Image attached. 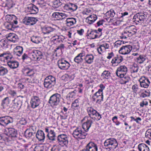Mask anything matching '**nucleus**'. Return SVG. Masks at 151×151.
Here are the masks:
<instances>
[{
	"label": "nucleus",
	"instance_id": "1",
	"mask_svg": "<svg viewBox=\"0 0 151 151\" xmlns=\"http://www.w3.org/2000/svg\"><path fill=\"white\" fill-rule=\"evenodd\" d=\"M84 122L82 125V130L80 127H77L73 131V136L77 139L79 140L84 139L87 134L86 132H88L92 123V121L88 119V117H85L82 120Z\"/></svg>",
	"mask_w": 151,
	"mask_h": 151
},
{
	"label": "nucleus",
	"instance_id": "2",
	"mask_svg": "<svg viewBox=\"0 0 151 151\" xmlns=\"http://www.w3.org/2000/svg\"><path fill=\"white\" fill-rule=\"evenodd\" d=\"M106 58L109 60L112 58L111 63L113 67L117 66L123 60V58L122 56L116 55L112 52L108 53Z\"/></svg>",
	"mask_w": 151,
	"mask_h": 151
},
{
	"label": "nucleus",
	"instance_id": "3",
	"mask_svg": "<svg viewBox=\"0 0 151 151\" xmlns=\"http://www.w3.org/2000/svg\"><path fill=\"white\" fill-rule=\"evenodd\" d=\"M102 29L100 28L97 29H88L87 31L86 36L87 39L89 40L99 38L102 35Z\"/></svg>",
	"mask_w": 151,
	"mask_h": 151
},
{
	"label": "nucleus",
	"instance_id": "4",
	"mask_svg": "<svg viewBox=\"0 0 151 151\" xmlns=\"http://www.w3.org/2000/svg\"><path fill=\"white\" fill-rule=\"evenodd\" d=\"M116 13L114 10L111 9L108 11L106 14V16L107 18H110L111 20L114 25H119L121 23V20L119 17H115Z\"/></svg>",
	"mask_w": 151,
	"mask_h": 151
},
{
	"label": "nucleus",
	"instance_id": "5",
	"mask_svg": "<svg viewBox=\"0 0 151 151\" xmlns=\"http://www.w3.org/2000/svg\"><path fill=\"white\" fill-rule=\"evenodd\" d=\"M104 144L106 149H109L110 150H114L118 147V145L117 140L113 138L106 139Z\"/></svg>",
	"mask_w": 151,
	"mask_h": 151
},
{
	"label": "nucleus",
	"instance_id": "6",
	"mask_svg": "<svg viewBox=\"0 0 151 151\" xmlns=\"http://www.w3.org/2000/svg\"><path fill=\"white\" fill-rule=\"evenodd\" d=\"M68 135L64 133L61 134L58 136L57 140L62 147H67L68 143Z\"/></svg>",
	"mask_w": 151,
	"mask_h": 151
},
{
	"label": "nucleus",
	"instance_id": "7",
	"mask_svg": "<svg viewBox=\"0 0 151 151\" xmlns=\"http://www.w3.org/2000/svg\"><path fill=\"white\" fill-rule=\"evenodd\" d=\"M55 77L52 76H48L44 80V86L46 88H51L55 84Z\"/></svg>",
	"mask_w": 151,
	"mask_h": 151
},
{
	"label": "nucleus",
	"instance_id": "8",
	"mask_svg": "<svg viewBox=\"0 0 151 151\" xmlns=\"http://www.w3.org/2000/svg\"><path fill=\"white\" fill-rule=\"evenodd\" d=\"M109 42L107 41L102 42L99 47L97 48V50L100 54L102 55V53L105 52L106 50L109 49Z\"/></svg>",
	"mask_w": 151,
	"mask_h": 151
},
{
	"label": "nucleus",
	"instance_id": "9",
	"mask_svg": "<svg viewBox=\"0 0 151 151\" xmlns=\"http://www.w3.org/2000/svg\"><path fill=\"white\" fill-rule=\"evenodd\" d=\"M127 68L125 65H121L118 67L116 70V74L118 77L124 76L127 72Z\"/></svg>",
	"mask_w": 151,
	"mask_h": 151
},
{
	"label": "nucleus",
	"instance_id": "10",
	"mask_svg": "<svg viewBox=\"0 0 151 151\" xmlns=\"http://www.w3.org/2000/svg\"><path fill=\"white\" fill-rule=\"evenodd\" d=\"M139 81L140 87L145 88L148 87L150 83L148 78L145 76H141L139 79Z\"/></svg>",
	"mask_w": 151,
	"mask_h": 151
},
{
	"label": "nucleus",
	"instance_id": "11",
	"mask_svg": "<svg viewBox=\"0 0 151 151\" xmlns=\"http://www.w3.org/2000/svg\"><path fill=\"white\" fill-rule=\"evenodd\" d=\"M37 20L34 17H25L23 19L22 22L23 24L27 25L32 26L35 24Z\"/></svg>",
	"mask_w": 151,
	"mask_h": 151
},
{
	"label": "nucleus",
	"instance_id": "12",
	"mask_svg": "<svg viewBox=\"0 0 151 151\" xmlns=\"http://www.w3.org/2000/svg\"><path fill=\"white\" fill-rule=\"evenodd\" d=\"M58 64L59 68L65 70L68 69L70 66L69 63L63 58L59 60L58 61Z\"/></svg>",
	"mask_w": 151,
	"mask_h": 151
},
{
	"label": "nucleus",
	"instance_id": "13",
	"mask_svg": "<svg viewBox=\"0 0 151 151\" xmlns=\"http://www.w3.org/2000/svg\"><path fill=\"white\" fill-rule=\"evenodd\" d=\"M13 122V119L9 116L0 117V124L4 127Z\"/></svg>",
	"mask_w": 151,
	"mask_h": 151
},
{
	"label": "nucleus",
	"instance_id": "14",
	"mask_svg": "<svg viewBox=\"0 0 151 151\" xmlns=\"http://www.w3.org/2000/svg\"><path fill=\"white\" fill-rule=\"evenodd\" d=\"M12 58H13V57L9 52H3L0 55V60L1 61L7 63Z\"/></svg>",
	"mask_w": 151,
	"mask_h": 151
},
{
	"label": "nucleus",
	"instance_id": "15",
	"mask_svg": "<svg viewBox=\"0 0 151 151\" xmlns=\"http://www.w3.org/2000/svg\"><path fill=\"white\" fill-rule=\"evenodd\" d=\"M41 31L43 35H48L52 32H55L56 29L51 26L45 25L41 28Z\"/></svg>",
	"mask_w": 151,
	"mask_h": 151
},
{
	"label": "nucleus",
	"instance_id": "16",
	"mask_svg": "<svg viewBox=\"0 0 151 151\" xmlns=\"http://www.w3.org/2000/svg\"><path fill=\"white\" fill-rule=\"evenodd\" d=\"M68 16V15L64 13L59 12H54L52 13V18L55 20L62 19Z\"/></svg>",
	"mask_w": 151,
	"mask_h": 151
},
{
	"label": "nucleus",
	"instance_id": "17",
	"mask_svg": "<svg viewBox=\"0 0 151 151\" xmlns=\"http://www.w3.org/2000/svg\"><path fill=\"white\" fill-rule=\"evenodd\" d=\"M59 101V98L57 95H52L50 97L49 103L51 106L53 108H55L58 105Z\"/></svg>",
	"mask_w": 151,
	"mask_h": 151
},
{
	"label": "nucleus",
	"instance_id": "18",
	"mask_svg": "<svg viewBox=\"0 0 151 151\" xmlns=\"http://www.w3.org/2000/svg\"><path fill=\"white\" fill-rule=\"evenodd\" d=\"M132 50V46L130 45L123 46L119 50V53L125 55L129 54Z\"/></svg>",
	"mask_w": 151,
	"mask_h": 151
},
{
	"label": "nucleus",
	"instance_id": "19",
	"mask_svg": "<svg viewBox=\"0 0 151 151\" xmlns=\"http://www.w3.org/2000/svg\"><path fill=\"white\" fill-rule=\"evenodd\" d=\"M38 76V75L37 73L35 74L34 76L31 77L30 78H27V81L29 83V84L34 86L35 84H37L39 82Z\"/></svg>",
	"mask_w": 151,
	"mask_h": 151
},
{
	"label": "nucleus",
	"instance_id": "20",
	"mask_svg": "<svg viewBox=\"0 0 151 151\" xmlns=\"http://www.w3.org/2000/svg\"><path fill=\"white\" fill-rule=\"evenodd\" d=\"M63 8L64 10L72 12L77 9L78 6L75 4L69 3L65 4Z\"/></svg>",
	"mask_w": 151,
	"mask_h": 151
},
{
	"label": "nucleus",
	"instance_id": "21",
	"mask_svg": "<svg viewBox=\"0 0 151 151\" xmlns=\"http://www.w3.org/2000/svg\"><path fill=\"white\" fill-rule=\"evenodd\" d=\"M83 60L85 63L88 64H91L93 62L94 57V55L91 53L85 55Z\"/></svg>",
	"mask_w": 151,
	"mask_h": 151
},
{
	"label": "nucleus",
	"instance_id": "22",
	"mask_svg": "<svg viewBox=\"0 0 151 151\" xmlns=\"http://www.w3.org/2000/svg\"><path fill=\"white\" fill-rule=\"evenodd\" d=\"M31 106L33 108H35L40 104V101L38 97L34 96L31 98L30 101Z\"/></svg>",
	"mask_w": 151,
	"mask_h": 151
},
{
	"label": "nucleus",
	"instance_id": "23",
	"mask_svg": "<svg viewBox=\"0 0 151 151\" xmlns=\"http://www.w3.org/2000/svg\"><path fill=\"white\" fill-rule=\"evenodd\" d=\"M52 41L55 42L62 43L66 39L65 36L62 35H57L56 34L52 37Z\"/></svg>",
	"mask_w": 151,
	"mask_h": 151
},
{
	"label": "nucleus",
	"instance_id": "24",
	"mask_svg": "<svg viewBox=\"0 0 151 151\" xmlns=\"http://www.w3.org/2000/svg\"><path fill=\"white\" fill-rule=\"evenodd\" d=\"M98 17L96 14L90 15L86 19V22L89 24H93L97 19Z\"/></svg>",
	"mask_w": 151,
	"mask_h": 151
},
{
	"label": "nucleus",
	"instance_id": "25",
	"mask_svg": "<svg viewBox=\"0 0 151 151\" xmlns=\"http://www.w3.org/2000/svg\"><path fill=\"white\" fill-rule=\"evenodd\" d=\"M7 63L10 68L13 69L17 68L19 65L18 62L15 60L13 58L9 60Z\"/></svg>",
	"mask_w": 151,
	"mask_h": 151
},
{
	"label": "nucleus",
	"instance_id": "26",
	"mask_svg": "<svg viewBox=\"0 0 151 151\" xmlns=\"http://www.w3.org/2000/svg\"><path fill=\"white\" fill-rule=\"evenodd\" d=\"M85 52L84 51H81V52L78 54L74 58V61L77 63L79 64L81 63L83 61L82 57L85 56Z\"/></svg>",
	"mask_w": 151,
	"mask_h": 151
},
{
	"label": "nucleus",
	"instance_id": "27",
	"mask_svg": "<svg viewBox=\"0 0 151 151\" xmlns=\"http://www.w3.org/2000/svg\"><path fill=\"white\" fill-rule=\"evenodd\" d=\"M23 51V47L20 46H17L13 49V54L14 55L20 57L22 54Z\"/></svg>",
	"mask_w": 151,
	"mask_h": 151
},
{
	"label": "nucleus",
	"instance_id": "28",
	"mask_svg": "<svg viewBox=\"0 0 151 151\" xmlns=\"http://www.w3.org/2000/svg\"><path fill=\"white\" fill-rule=\"evenodd\" d=\"M28 11L31 14H36L38 12V9L35 5L31 4L27 7Z\"/></svg>",
	"mask_w": 151,
	"mask_h": 151
},
{
	"label": "nucleus",
	"instance_id": "29",
	"mask_svg": "<svg viewBox=\"0 0 151 151\" xmlns=\"http://www.w3.org/2000/svg\"><path fill=\"white\" fill-rule=\"evenodd\" d=\"M89 151H98V147L97 145L95 143L90 142L86 145Z\"/></svg>",
	"mask_w": 151,
	"mask_h": 151
},
{
	"label": "nucleus",
	"instance_id": "30",
	"mask_svg": "<svg viewBox=\"0 0 151 151\" xmlns=\"http://www.w3.org/2000/svg\"><path fill=\"white\" fill-rule=\"evenodd\" d=\"M125 28L126 31L128 32L131 36L135 34L137 32V29L134 25L128 26Z\"/></svg>",
	"mask_w": 151,
	"mask_h": 151
},
{
	"label": "nucleus",
	"instance_id": "31",
	"mask_svg": "<svg viewBox=\"0 0 151 151\" xmlns=\"http://www.w3.org/2000/svg\"><path fill=\"white\" fill-rule=\"evenodd\" d=\"M36 137L40 141L43 142L45 138V134L41 130H38L36 134Z\"/></svg>",
	"mask_w": 151,
	"mask_h": 151
},
{
	"label": "nucleus",
	"instance_id": "32",
	"mask_svg": "<svg viewBox=\"0 0 151 151\" xmlns=\"http://www.w3.org/2000/svg\"><path fill=\"white\" fill-rule=\"evenodd\" d=\"M7 39L9 41L15 42L17 41L18 39V36L14 33H10L6 37Z\"/></svg>",
	"mask_w": 151,
	"mask_h": 151
},
{
	"label": "nucleus",
	"instance_id": "33",
	"mask_svg": "<svg viewBox=\"0 0 151 151\" xmlns=\"http://www.w3.org/2000/svg\"><path fill=\"white\" fill-rule=\"evenodd\" d=\"M65 22L66 25L68 27H70L76 24V19L74 18H68L67 19Z\"/></svg>",
	"mask_w": 151,
	"mask_h": 151
},
{
	"label": "nucleus",
	"instance_id": "34",
	"mask_svg": "<svg viewBox=\"0 0 151 151\" xmlns=\"http://www.w3.org/2000/svg\"><path fill=\"white\" fill-rule=\"evenodd\" d=\"M23 72L24 74L31 77L34 76L35 74H37L35 73L33 69H31L28 68H25L23 70Z\"/></svg>",
	"mask_w": 151,
	"mask_h": 151
},
{
	"label": "nucleus",
	"instance_id": "35",
	"mask_svg": "<svg viewBox=\"0 0 151 151\" xmlns=\"http://www.w3.org/2000/svg\"><path fill=\"white\" fill-rule=\"evenodd\" d=\"M15 5V4L13 0H6L5 7L9 10L14 7Z\"/></svg>",
	"mask_w": 151,
	"mask_h": 151
},
{
	"label": "nucleus",
	"instance_id": "36",
	"mask_svg": "<svg viewBox=\"0 0 151 151\" xmlns=\"http://www.w3.org/2000/svg\"><path fill=\"white\" fill-rule=\"evenodd\" d=\"M8 132L7 135L12 137H16L17 134V130L13 128H9L7 129Z\"/></svg>",
	"mask_w": 151,
	"mask_h": 151
},
{
	"label": "nucleus",
	"instance_id": "37",
	"mask_svg": "<svg viewBox=\"0 0 151 151\" xmlns=\"http://www.w3.org/2000/svg\"><path fill=\"white\" fill-rule=\"evenodd\" d=\"M120 78V83L121 84H126L131 81L130 78L128 76H124L119 77Z\"/></svg>",
	"mask_w": 151,
	"mask_h": 151
},
{
	"label": "nucleus",
	"instance_id": "38",
	"mask_svg": "<svg viewBox=\"0 0 151 151\" xmlns=\"http://www.w3.org/2000/svg\"><path fill=\"white\" fill-rule=\"evenodd\" d=\"M138 149L139 151H149L148 147L145 144L141 143L138 146Z\"/></svg>",
	"mask_w": 151,
	"mask_h": 151
},
{
	"label": "nucleus",
	"instance_id": "39",
	"mask_svg": "<svg viewBox=\"0 0 151 151\" xmlns=\"http://www.w3.org/2000/svg\"><path fill=\"white\" fill-rule=\"evenodd\" d=\"M47 137L49 140L54 141L55 140V134L54 130H50L49 132L47 134Z\"/></svg>",
	"mask_w": 151,
	"mask_h": 151
},
{
	"label": "nucleus",
	"instance_id": "40",
	"mask_svg": "<svg viewBox=\"0 0 151 151\" xmlns=\"http://www.w3.org/2000/svg\"><path fill=\"white\" fill-rule=\"evenodd\" d=\"M88 113L90 118H92L93 116L97 112L96 111L94 110L93 108L91 107H88L87 109Z\"/></svg>",
	"mask_w": 151,
	"mask_h": 151
},
{
	"label": "nucleus",
	"instance_id": "41",
	"mask_svg": "<svg viewBox=\"0 0 151 151\" xmlns=\"http://www.w3.org/2000/svg\"><path fill=\"white\" fill-rule=\"evenodd\" d=\"M8 44L7 40H1L0 41V48L3 49L8 47Z\"/></svg>",
	"mask_w": 151,
	"mask_h": 151
},
{
	"label": "nucleus",
	"instance_id": "42",
	"mask_svg": "<svg viewBox=\"0 0 151 151\" xmlns=\"http://www.w3.org/2000/svg\"><path fill=\"white\" fill-rule=\"evenodd\" d=\"M34 151H46L45 147L40 144L36 145L34 148Z\"/></svg>",
	"mask_w": 151,
	"mask_h": 151
},
{
	"label": "nucleus",
	"instance_id": "43",
	"mask_svg": "<svg viewBox=\"0 0 151 151\" xmlns=\"http://www.w3.org/2000/svg\"><path fill=\"white\" fill-rule=\"evenodd\" d=\"M147 58L145 56L140 55L137 58V62L139 64L142 63L146 60Z\"/></svg>",
	"mask_w": 151,
	"mask_h": 151
},
{
	"label": "nucleus",
	"instance_id": "44",
	"mask_svg": "<svg viewBox=\"0 0 151 151\" xmlns=\"http://www.w3.org/2000/svg\"><path fill=\"white\" fill-rule=\"evenodd\" d=\"M132 89L133 92L136 94L139 93L141 91L138 85L137 84H135L132 86Z\"/></svg>",
	"mask_w": 151,
	"mask_h": 151
},
{
	"label": "nucleus",
	"instance_id": "45",
	"mask_svg": "<svg viewBox=\"0 0 151 151\" xmlns=\"http://www.w3.org/2000/svg\"><path fill=\"white\" fill-rule=\"evenodd\" d=\"M30 57H29V53L27 54L24 53L22 56V59L23 61H28L30 62H31Z\"/></svg>",
	"mask_w": 151,
	"mask_h": 151
},
{
	"label": "nucleus",
	"instance_id": "46",
	"mask_svg": "<svg viewBox=\"0 0 151 151\" xmlns=\"http://www.w3.org/2000/svg\"><path fill=\"white\" fill-rule=\"evenodd\" d=\"M101 76L103 78L108 79L111 76L110 73L109 71L105 70L102 73Z\"/></svg>",
	"mask_w": 151,
	"mask_h": 151
},
{
	"label": "nucleus",
	"instance_id": "47",
	"mask_svg": "<svg viewBox=\"0 0 151 151\" xmlns=\"http://www.w3.org/2000/svg\"><path fill=\"white\" fill-rule=\"evenodd\" d=\"M35 53L37 57V61H39L43 57L42 52L38 50H34Z\"/></svg>",
	"mask_w": 151,
	"mask_h": 151
},
{
	"label": "nucleus",
	"instance_id": "48",
	"mask_svg": "<svg viewBox=\"0 0 151 151\" xmlns=\"http://www.w3.org/2000/svg\"><path fill=\"white\" fill-rule=\"evenodd\" d=\"M5 27L9 30H12L16 27V26L10 22H7L5 24Z\"/></svg>",
	"mask_w": 151,
	"mask_h": 151
},
{
	"label": "nucleus",
	"instance_id": "49",
	"mask_svg": "<svg viewBox=\"0 0 151 151\" xmlns=\"http://www.w3.org/2000/svg\"><path fill=\"white\" fill-rule=\"evenodd\" d=\"M31 40L33 43L38 44L40 42V38L38 36H33L31 37Z\"/></svg>",
	"mask_w": 151,
	"mask_h": 151
},
{
	"label": "nucleus",
	"instance_id": "50",
	"mask_svg": "<svg viewBox=\"0 0 151 151\" xmlns=\"http://www.w3.org/2000/svg\"><path fill=\"white\" fill-rule=\"evenodd\" d=\"M61 4L60 0H55L52 2V7L55 9L58 8Z\"/></svg>",
	"mask_w": 151,
	"mask_h": 151
},
{
	"label": "nucleus",
	"instance_id": "51",
	"mask_svg": "<svg viewBox=\"0 0 151 151\" xmlns=\"http://www.w3.org/2000/svg\"><path fill=\"white\" fill-rule=\"evenodd\" d=\"M99 86L100 88L99 89L98 91L96 92L94 94H97V93H99V94H103V90L105 88V86L104 85L102 84H101Z\"/></svg>",
	"mask_w": 151,
	"mask_h": 151
},
{
	"label": "nucleus",
	"instance_id": "52",
	"mask_svg": "<svg viewBox=\"0 0 151 151\" xmlns=\"http://www.w3.org/2000/svg\"><path fill=\"white\" fill-rule=\"evenodd\" d=\"M130 36H131L129 35V33L128 32L126 31V28H125L124 31L120 36V37L121 39H124L127 38L129 37Z\"/></svg>",
	"mask_w": 151,
	"mask_h": 151
},
{
	"label": "nucleus",
	"instance_id": "53",
	"mask_svg": "<svg viewBox=\"0 0 151 151\" xmlns=\"http://www.w3.org/2000/svg\"><path fill=\"white\" fill-rule=\"evenodd\" d=\"M75 77V75L74 73L69 75L65 74L62 76L63 78H65L64 79L65 80H67V78L69 77V79L70 80L74 79Z\"/></svg>",
	"mask_w": 151,
	"mask_h": 151
},
{
	"label": "nucleus",
	"instance_id": "54",
	"mask_svg": "<svg viewBox=\"0 0 151 151\" xmlns=\"http://www.w3.org/2000/svg\"><path fill=\"white\" fill-rule=\"evenodd\" d=\"M65 47L64 45L63 44H61L60 45L58 46L55 50V53L56 54V56H58V53L57 51V50H60V51L61 52L63 50Z\"/></svg>",
	"mask_w": 151,
	"mask_h": 151
},
{
	"label": "nucleus",
	"instance_id": "55",
	"mask_svg": "<svg viewBox=\"0 0 151 151\" xmlns=\"http://www.w3.org/2000/svg\"><path fill=\"white\" fill-rule=\"evenodd\" d=\"M91 12V10L89 9L85 8L81 12V13L83 16L89 15Z\"/></svg>",
	"mask_w": 151,
	"mask_h": 151
},
{
	"label": "nucleus",
	"instance_id": "56",
	"mask_svg": "<svg viewBox=\"0 0 151 151\" xmlns=\"http://www.w3.org/2000/svg\"><path fill=\"white\" fill-rule=\"evenodd\" d=\"M7 69L3 67H0V76H3L8 73Z\"/></svg>",
	"mask_w": 151,
	"mask_h": 151
},
{
	"label": "nucleus",
	"instance_id": "57",
	"mask_svg": "<svg viewBox=\"0 0 151 151\" xmlns=\"http://www.w3.org/2000/svg\"><path fill=\"white\" fill-rule=\"evenodd\" d=\"M137 15L139 16L140 21H144L147 17L146 15L144 13L139 12L137 13Z\"/></svg>",
	"mask_w": 151,
	"mask_h": 151
},
{
	"label": "nucleus",
	"instance_id": "58",
	"mask_svg": "<svg viewBox=\"0 0 151 151\" xmlns=\"http://www.w3.org/2000/svg\"><path fill=\"white\" fill-rule=\"evenodd\" d=\"M29 57H30L31 60V61H37V58L36 57L35 52L32 50L31 52L29 53Z\"/></svg>",
	"mask_w": 151,
	"mask_h": 151
},
{
	"label": "nucleus",
	"instance_id": "59",
	"mask_svg": "<svg viewBox=\"0 0 151 151\" xmlns=\"http://www.w3.org/2000/svg\"><path fill=\"white\" fill-rule=\"evenodd\" d=\"M79 103L77 99H76L72 103L71 107L73 109H77L78 107H79Z\"/></svg>",
	"mask_w": 151,
	"mask_h": 151
},
{
	"label": "nucleus",
	"instance_id": "60",
	"mask_svg": "<svg viewBox=\"0 0 151 151\" xmlns=\"http://www.w3.org/2000/svg\"><path fill=\"white\" fill-rule=\"evenodd\" d=\"M14 108L16 109L17 110H19L21 108L22 106V102L19 101L17 102L14 103L13 105Z\"/></svg>",
	"mask_w": 151,
	"mask_h": 151
},
{
	"label": "nucleus",
	"instance_id": "61",
	"mask_svg": "<svg viewBox=\"0 0 151 151\" xmlns=\"http://www.w3.org/2000/svg\"><path fill=\"white\" fill-rule=\"evenodd\" d=\"M17 19L18 18L17 17L13 15L12 16V19L10 22L14 25H16L18 24Z\"/></svg>",
	"mask_w": 151,
	"mask_h": 151
},
{
	"label": "nucleus",
	"instance_id": "62",
	"mask_svg": "<svg viewBox=\"0 0 151 151\" xmlns=\"http://www.w3.org/2000/svg\"><path fill=\"white\" fill-rule=\"evenodd\" d=\"M50 151H60V149L58 145H54L52 146Z\"/></svg>",
	"mask_w": 151,
	"mask_h": 151
},
{
	"label": "nucleus",
	"instance_id": "63",
	"mask_svg": "<svg viewBox=\"0 0 151 151\" xmlns=\"http://www.w3.org/2000/svg\"><path fill=\"white\" fill-rule=\"evenodd\" d=\"M31 130L30 129H27L25 132V135L27 137H31L33 135V133L31 132Z\"/></svg>",
	"mask_w": 151,
	"mask_h": 151
},
{
	"label": "nucleus",
	"instance_id": "64",
	"mask_svg": "<svg viewBox=\"0 0 151 151\" xmlns=\"http://www.w3.org/2000/svg\"><path fill=\"white\" fill-rule=\"evenodd\" d=\"M139 67L137 64L134 65L131 68L130 71L131 73L137 72L138 70Z\"/></svg>",
	"mask_w": 151,
	"mask_h": 151
}]
</instances>
